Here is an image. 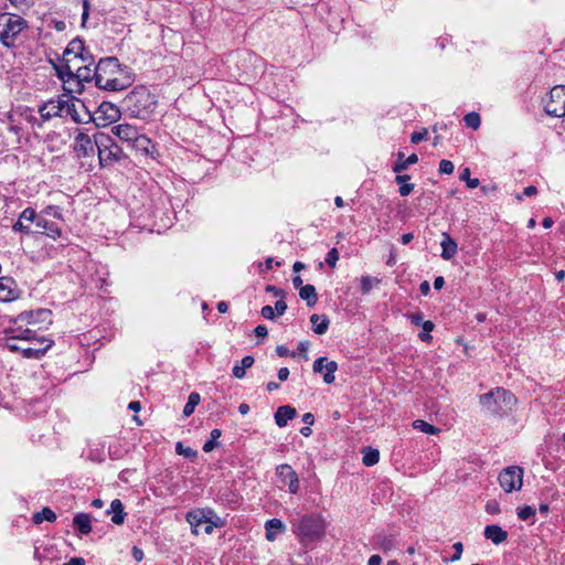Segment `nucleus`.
<instances>
[{
    "mask_svg": "<svg viewBox=\"0 0 565 565\" xmlns=\"http://www.w3.org/2000/svg\"><path fill=\"white\" fill-rule=\"evenodd\" d=\"M111 131L122 142H126L129 147L140 132L137 127L130 124H119L111 128Z\"/></svg>",
    "mask_w": 565,
    "mask_h": 565,
    "instance_id": "nucleus-17",
    "label": "nucleus"
},
{
    "mask_svg": "<svg viewBox=\"0 0 565 565\" xmlns=\"http://www.w3.org/2000/svg\"><path fill=\"white\" fill-rule=\"evenodd\" d=\"M380 279L372 278L370 276H362L361 278V291L366 295L371 291L374 285H379Z\"/></svg>",
    "mask_w": 565,
    "mask_h": 565,
    "instance_id": "nucleus-43",
    "label": "nucleus"
},
{
    "mask_svg": "<svg viewBox=\"0 0 565 565\" xmlns=\"http://www.w3.org/2000/svg\"><path fill=\"white\" fill-rule=\"evenodd\" d=\"M516 399L514 395L503 387H497L480 396V404L491 414H501L512 409Z\"/></svg>",
    "mask_w": 565,
    "mask_h": 565,
    "instance_id": "nucleus-7",
    "label": "nucleus"
},
{
    "mask_svg": "<svg viewBox=\"0 0 565 565\" xmlns=\"http://www.w3.org/2000/svg\"><path fill=\"white\" fill-rule=\"evenodd\" d=\"M413 427L415 429H418L425 434L428 435H436L439 433V428L435 427L434 425L423 420V419H416L413 422Z\"/></svg>",
    "mask_w": 565,
    "mask_h": 565,
    "instance_id": "nucleus-39",
    "label": "nucleus"
},
{
    "mask_svg": "<svg viewBox=\"0 0 565 565\" xmlns=\"http://www.w3.org/2000/svg\"><path fill=\"white\" fill-rule=\"evenodd\" d=\"M409 174L397 173V175L395 177V182L399 185L398 192L402 196L409 195L414 190L415 185L413 183H409Z\"/></svg>",
    "mask_w": 565,
    "mask_h": 565,
    "instance_id": "nucleus-31",
    "label": "nucleus"
},
{
    "mask_svg": "<svg viewBox=\"0 0 565 565\" xmlns=\"http://www.w3.org/2000/svg\"><path fill=\"white\" fill-rule=\"evenodd\" d=\"M199 403H200V394L192 392L189 395L188 402L183 407V415L185 417H189L190 415H192Z\"/></svg>",
    "mask_w": 565,
    "mask_h": 565,
    "instance_id": "nucleus-38",
    "label": "nucleus"
},
{
    "mask_svg": "<svg viewBox=\"0 0 565 565\" xmlns=\"http://www.w3.org/2000/svg\"><path fill=\"white\" fill-rule=\"evenodd\" d=\"M266 291L271 292L275 297H280V298L285 297V291L280 288H277L276 286H273V285H267Z\"/></svg>",
    "mask_w": 565,
    "mask_h": 565,
    "instance_id": "nucleus-60",
    "label": "nucleus"
},
{
    "mask_svg": "<svg viewBox=\"0 0 565 565\" xmlns=\"http://www.w3.org/2000/svg\"><path fill=\"white\" fill-rule=\"evenodd\" d=\"M274 310L277 312V316H282L287 310L286 301L282 299L277 300Z\"/></svg>",
    "mask_w": 565,
    "mask_h": 565,
    "instance_id": "nucleus-59",
    "label": "nucleus"
},
{
    "mask_svg": "<svg viewBox=\"0 0 565 565\" xmlns=\"http://www.w3.org/2000/svg\"><path fill=\"white\" fill-rule=\"evenodd\" d=\"M459 179L462 181H466V184L469 189H476L480 183L478 179L470 178V169L469 168L462 169V171L460 172Z\"/></svg>",
    "mask_w": 565,
    "mask_h": 565,
    "instance_id": "nucleus-44",
    "label": "nucleus"
},
{
    "mask_svg": "<svg viewBox=\"0 0 565 565\" xmlns=\"http://www.w3.org/2000/svg\"><path fill=\"white\" fill-rule=\"evenodd\" d=\"M452 548L455 550V554L452 555L451 561L456 562V561L460 559V557L462 555V551H463L462 543L461 542L455 543L452 545Z\"/></svg>",
    "mask_w": 565,
    "mask_h": 565,
    "instance_id": "nucleus-57",
    "label": "nucleus"
},
{
    "mask_svg": "<svg viewBox=\"0 0 565 565\" xmlns=\"http://www.w3.org/2000/svg\"><path fill=\"white\" fill-rule=\"evenodd\" d=\"M222 431L218 428H214L210 434V439L206 440L203 445V451L210 452L212 451L216 446V440L221 437Z\"/></svg>",
    "mask_w": 565,
    "mask_h": 565,
    "instance_id": "nucleus-40",
    "label": "nucleus"
},
{
    "mask_svg": "<svg viewBox=\"0 0 565 565\" xmlns=\"http://www.w3.org/2000/svg\"><path fill=\"white\" fill-rule=\"evenodd\" d=\"M363 465L366 467H372L376 465L380 460V451L372 447H364L363 450Z\"/></svg>",
    "mask_w": 565,
    "mask_h": 565,
    "instance_id": "nucleus-35",
    "label": "nucleus"
},
{
    "mask_svg": "<svg viewBox=\"0 0 565 565\" xmlns=\"http://www.w3.org/2000/svg\"><path fill=\"white\" fill-rule=\"evenodd\" d=\"M422 328H423L424 332L419 333L418 338L422 341H429V340H431L430 332L434 330L435 324L430 320H427V321H424L422 323Z\"/></svg>",
    "mask_w": 565,
    "mask_h": 565,
    "instance_id": "nucleus-46",
    "label": "nucleus"
},
{
    "mask_svg": "<svg viewBox=\"0 0 565 565\" xmlns=\"http://www.w3.org/2000/svg\"><path fill=\"white\" fill-rule=\"evenodd\" d=\"M201 511L204 512V523H207V522H212L215 520V518H220L215 511L213 509H210V508H206V509H201Z\"/></svg>",
    "mask_w": 565,
    "mask_h": 565,
    "instance_id": "nucleus-58",
    "label": "nucleus"
},
{
    "mask_svg": "<svg viewBox=\"0 0 565 565\" xmlns=\"http://www.w3.org/2000/svg\"><path fill=\"white\" fill-rule=\"evenodd\" d=\"M94 79V68L90 65L77 66L75 70V81L77 84L82 82H90Z\"/></svg>",
    "mask_w": 565,
    "mask_h": 565,
    "instance_id": "nucleus-36",
    "label": "nucleus"
},
{
    "mask_svg": "<svg viewBox=\"0 0 565 565\" xmlns=\"http://www.w3.org/2000/svg\"><path fill=\"white\" fill-rule=\"evenodd\" d=\"M88 57L89 53L85 52L84 42L78 39L71 41L63 54V60L67 63H73L76 60L85 62Z\"/></svg>",
    "mask_w": 565,
    "mask_h": 565,
    "instance_id": "nucleus-14",
    "label": "nucleus"
},
{
    "mask_svg": "<svg viewBox=\"0 0 565 565\" xmlns=\"http://www.w3.org/2000/svg\"><path fill=\"white\" fill-rule=\"evenodd\" d=\"M130 116L139 119L149 118L156 110V96L145 86L134 88L124 100Z\"/></svg>",
    "mask_w": 565,
    "mask_h": 565,
    "instance_id": "nucleus-3",
    "label": "nucleus"
},
{
    "mask_svg": "<svg viewBox=\"0 0 565 565\" xmlns=\"http://www.w3.org/2000/svg\"><path fill=\"white\" fill-rule=\"evenodd\" d=\"M39 215L45 216H52L54 218H62V212L61 209L56 205H49L45 209L41 211Z\"/></svg>",
    "mask_w": 565,
    "mask_h": 565,
    "instance_id": "nucleus-48",
    "label": "nucleus"
},
{
    "mask_svg": "<svg viewBox=\"0 0 565 565\" xmlns=\"http://www.w3.org/2000/svg\"><path fill=\"white\" fill-rule=\"evenodd\" d=\"M57 75L64 83L75 81V70L71 66V63L65 62L60 68H57Z\"/></svg>",
    "mask_w": 565,
    "mask_h": 565,
    "instance_id": "nucleus-37",
    "label": "nucleus"
},
{
    "mask_svg": "<svg viewBox=\"0 0 565 565\" xmlns=\"http://www.w3.org/2000/svg\"><path fill=\"white\" fill-rule=\"evenodd\" d=\"M498 480L507 493L519 491L523 484V469L519 466L507 467L499 473Z\"/></svg>",
    "mask_w": 565,
    "mask_h": 565,
    "instance_id": "nucleus-10",
    "label": "nucleus"
},
{
    "mask_svg": "<svg viewBox=\"0 0 565 565\" xmlns=\"http://www.w3.org/2000/svg\"><path fill=\"white\" fill-rule=\"evenodd\" d=\"M51 317V311L46 309L31 310L22 312L18 316L17 321L25 322L26 324H36L44 322Z\"/></svg>",
    "mask_w": 565,
    "mask_h": 565,
    "instance_id": "nucleus-19",
    "label": "nucleus"
},
{
    "mask_svg": "<svg viewBox=\"0 0 565 565\" xmlns=\"http://www.w3.org/2000/svg\"><path fill=\"white\" fill-rule=\"evenodd\" d=\"M454 163L449 160L443 159L439 162V172L445 174H451L454 172Z\"/></svg>",
    "mask_w": 565,
    "mask_h": 565,
    "instance_id": "nucleus-52",
    "label": "nucleus"
},
{
    "mask_svg": "<svg viewBox=\"0 0 565 565\" xmlns=\"http://www.w3.org/2000/svg\"><path fill=\"white\" fill-rule=\"evenodd\" d=\"M35 220V211L31 207L24 209L20 215L18 221L13 224L12 228L14 232H22L25 234L32 233L30 228V224L34 223Z\"/></svg>",
    "mask_w": 565,
    "mask_h": 565,
    "instance_id": "nucleus-18",
    "label": "nucleus"
},
{
    "mask_svg": "<svg viewBox=\"0 0 565 565\" xmlns=\"http://www.w3.org/2000/svg\"><path fill=\"white\" fill-rule=\"evenodd\" d=\"M292 532L301 543L320 540L326 532V522L320 514H307L292 524Z\"/></svg>",
    "mask_w": 565,
    "mask_h": 565,
    "instance_id": "nucleus-4",
    "label": "nucleus"
},
{
    "mask_svg": "<svg viewBox=\"0 0 565 565\" xmlns=\"http://www.w3.org/2000/svg\"><path fill=\"white\" fill-rule=\"evenodd\" d=\"M397 157V161L393 166V171L395 173H401L402 171L406 170L409 166L415 164L418 161V157L416 153H412L406 159H404V153L398 152Z\"/></svg>",
    "mask_w": 565,
    "mask_h": 565,
    "instance_id": "nucleus-29",
    "label": "nucleus"
},
{
    "mask_svg": "<svg viewBox=\"0 0 565 565\" xmlns=\"http://www.w3.org/2000/svg\"><path fill=\"white\" fill-rule=\"evenodd\" d=\"M297 416V411L290 405L279 406L274 415L275 423L278 427H285L288 420L294 419Z\"/></svg>",
    "mask_w": 565,
    "mask_h": 565,
    "instance_id": "nucleus-21",
    "label": "nucleus"
},
{
    "mask_svg": "<svg viewBox=\"0 0 565 565\" xmlns=\"http://www.w3.org/2000/svg\"><path fill=\"white\" fill-rule=\"evenodd\" d=\"M486 511L490 514H495L500 512L499 503L494 500L488 501L486 504Z\"/></svg>",
    "mask_w": 565,
    "mask_h": 565,
    "instance_id": "nucleus-56",
    "label": "nucleus"
},
{
    "mask_svg": "<svg viewBox=\"0 0 565 565\" xmlns=\"http://www.w3.org/2000/svg\"><path fill=\"white\" fill-rule=\"evenodd\" d=\"M536 510L531 505H524L518 509V518L522 521H526L535 515Z\"/></svg>",
    "mask_w": 565,
    "mask_h": 565,
    "instance_id": "nucleus-47",
    "label": "nucleus"
},
{
    "mask_svg": "<svg viewBox=\"0 0 565 565\" xmlns=\"http://www.w3.org/2000/svg\"><path fill=\"white\" fill-rule=\"evenodd\" d=\"M408 319L414 326L417 327L422 326L424 322L423 313L419 311L408 315Z\"/></svg>",
    "mask_w": 565,
    "mask_h": 565,
    "instance_id": "nucleus-55",
    "label": "nucleus"
},
{
    "mask_svg": "<svg viewBox=\"0 0 565 565\" xmlns=\"http://www.w3.org/2000/svg\"><path fill=\"white\" fill-rule=\"evenodd\" d=\"M204 518H205L204 512L201 511V509H195V510L189 511L186 513L185 520L191 525L192 532L194 534H199L198 527L201 524H204Z\"/></svg>",
    "mask_w": 565,
    "mask_h": 565,
    "instance_id": "nucleus-28",
    "label": "nucleus"
},
{
    "mask_svg": "<svg viewBox=\"0 0 565 565\" xmlns=\"http://www.w3.org/2000/svg\"><path fill=\"white\" fill-rule=\"evenodd\" d=\"M276 353L278 356L284 358L290 354V351L285 345H277L276 347ZM292 356H295V353H291Z\"/></svg>",
    "mask_w": 565,
    "mask_h": 565,
    "instance_id": "nucleus-62",
    "label": "nucleus"
},
{
    "mask_svg": "<svg viewBox=\"0 0 565 565\" xmlns=\"http://www.w3.org/2000/svg\"><path fill=\"white\" fill-rule=\"evenodd\" d=\"M310 322L312 324V330L317 334H324L328 331L330 320L324 315L313 313L310 317Z\"/></svg>",
    "mask_w": 565,
    "mask_h": 565,
    "instance_id": "nucleus-27",
    "label": "nucleus"
},
{
    "mask_svg": "<svg viewBox=\"0 0 565 565\" xmlns=\"http://www.w3.org/2000/svg\"><path fill=\"white\" fill-rule=\"evenodd\" d=\"M204 524H205L204 532L210 535L214 532V529L223 527L225 525V521L222 518H215L214 521L207 522Z\"/></svg>",
    "mask_w": 565,
    "mask_h": 565,
    "instance_id": "nucleus-50",
    "label": "nucleus"
},
{
    "mask_svg": "<svg viewBox=\"0 0 565 565\" xmlns=\"http://www.w3.org/2000/svg\"><path fill=\"white\" fill-rule=\"evenodd\" d=\"M34 225L36 227L35 233L45 234L46 236L54 239L61 236V230L54 222H51L42 215H38L36 213Z\"/></svg>",
    "mask_w": 565,
    "mask_h": 565,
    "instance_id": "nucleus-16",
    "label": "nucleus"
},
{
    "mask_svg": "<svg viewBox=\"0 0 565 565\" xmlns=\"http://www.w3.org/2000/svg\"><path fill=\"white\" fill-rule=\"evenodd\" d=\"M428 131L427 129H423L422 131H414L411 136L412 143H419L420 141L427 139Z\"/></svg>",
    "mask_w": 565,
    "mask_h": 565,
    "instance_id": "nucleus-53",
    "label": "nucleus"
},
{
    "mask_svg": "<svg viewBox=\"0 0 565 565\" xmlns=\"http://www.w3.org/2000/svg\"><path fill=\"white\" fill-rule=\"evenodd\" d=\"M73 148L78 158L93 156L96 149L95 139L92 140L85 132H78L75 137Z\"/></svg>",
    "mask_w": 565,
    "mask_h": 565,
    "instance_id": "nucleus-13",
    "label": "nucleus"
},
{
    "mask_svg": "<svg viewBox=\"0 0 565 565\" xmlns=\"http://www.w3.org/2000/svg\"><path fill=\"white\" fill-rule=\"evenodd\" d=\"M18 298V290L13 279L0 277V301L7 302Z\"/></svg>",
    "mask_w": 565,
    "mask_h": 565,
    "instance_id": "nucleus-20",
    "label": "nucleus"
},
{
    "mask_svg": "<svg viewBox=\"0 0 565 565\" xmlns=\"http://www.w3.org/2000/svg\"><path fill=\"white\" fill-rule=\"evenodd\" d=\"M379 544H380V547L383 551H391L395 546L394 536H392V535H390V536L384 535V536L379 539Z\"/></svg>",
    "mask_w": 565,
    "mask_h": 565,
    "instance_id": "nucleus-49",
    "label": "nucleus"
},
{
    "mask_svg": "<svg viewBox=\"0 0 565 565\" xmlns=\"http://www.w3.org/2000/svg\"><path fill=\"white\" fill-rule=\"evenodd\" d=\"M339 260V252L337 248H331L326 256V263L329 267L334 268Z\"/></svg>",
    "mask_w": 565,
    "mask_h": 565,
    "instance_id": "nucleus-51",
    "label": "nucleus"
},
{
    "mask_svg": "<svg viewBox=\"0 0 565 565\" xmlns=\"http://www.w3.org/2000/svg\"><path fill=\"white\" fill-rule=\"evenodd\" d=\"M255 360L252 355H246L241 360V364L233 366L232 373L236 379H243L246 374L245 370L253 366Z\"/></svg>",
    "mask_w": 565,
    "mask_h": 565,
    "instance_id": "nucleus-32",
    "label": "nucleus"
},
{
    "mask_svg": "<svg viewBox=\"0 0 565 565\" xmlns=\"http://www.w3.org/2000/svg\"><path fill=\"white\" fill-rule=\"evenodd\" d=\"M39 113L44 120L53 117L71 116L74 121L83 122V119L77 114L75 102L66 95L44 103L40 106Z\"/></svg>",
    "mask_w": 565,
    "mask_h": 565,
    "instance_id": "nucleus-5",
    "label": "nucleus"
},
{
    "mask_svg": "<svg viewBox=\"0 0 565 565\" xmlns=\"http://www.w3.org/2000/svg\"><path fill=\"white\" fill-rule=\"evenodd\" d=\"M483 535L495 545L503 543L508 539V532L497 524L487 525Z\"/></svg>",
    "mask_w": 565,
    "mask_h": 565,
    "instance_id": "nucleus-22",
    "label": "nucleus"
},
{
    "mask_svg": "<svg viewBox=\"0 0 565 565\" xmlns=\"http://www.w3.org/2000/svg\"><path fill=\"white\" fill-rule=\"evenodd\" d=\"M260 313L265 319L268 320H274L276 317L274 308L269 305L264 306L260 310Z\"/></svg>",
    "mask_w": 565,
    "mask_h": 565,
    "instance_id": "nucleus-54",
    "label": "nucleus"
},
{
    "mask_svg": "<svg viewBox=\"0 0 565 565\" xmlns=\"http://www.w3.org/2000/svg\"><path fill=\"white\" fill-rule=\"evenodd\" d=\"M131 554L136 562H141L145 557L143 551L137 546L132 547Z\"/></svg>",
    "mask_w": 565,
    "mask_h": 565,
    "instance_id": "nucleus-61",
    "label": "nucleus"
},
{
    "mask_svg": "<svg viewBox=\"0 0 565 565\" xmlns=\"http://www.w3.org/2000/svg\"><path fill=\"white\" fill-rule=\"evenodd\" d=\"M95 143L98 153L100 167H110L118 162L122 156V149L113 140V138L105 134L95 135Z\"/></svg>",
    "mask_w": 565,
    "mask_h": 565,
    "instance_id": "nucleus-8",
    "label": "nucleus"
},
{
    "mask_svg": "<svg viewBox=\"0 0 565 565\" xmlns=\"http://www.w3.org/2000/svg\"><path fill=\"white\" fill-rule=\"evenodd\" d=\"M1 345L11 352H20L25 359H41L54 344L52 339L39 337L36 331L26 329H6Z\"/></svg>",
    "mask_w": 565,
    "mask_h": 565,
    "instance_id": "nucleus-1",
    "label": "nucleus"
},
{
    "mask_svg": "<svg viewBox=\"0 0 565 565\" xmlns=\"http://www.w3.org/2000/svg\"><path fill=\"white\" fill-rule=\"evenodd\" d=\"M312 370L315 373H321L323 370H326V373L323 374V381L327 384H332L335 380L334 373L338 370V364L334 361H328L326 356H321L313 362Z\"/></svg>",
    "mask_w": 565,
    "mask_h": 565,
    "instance_id": "nucleus-15",
    "label": "nucleus"
},
{
    "mask_svg": "<svg viewBox=\"0 0 565 565\" xmlns=\"http://www.w3.org/2000/svg\"><path fill=\"white\" fill-rule=\"evenodd\" d=\"M441 257L446 260L451 259L457 253V243L451 238L448 233H443V239L440 242Z\"/></svg>",
    "mask_w": 565,
    "mask_h": 565,
    "instance_id": "nucleus-23",
    "label": "nucleus"
},
{
    "mask_svg": "<svg viewBox=\"0 0 565 565\" xmlns=\"http://www.w3.org/2000/svg\"><path fill=\"white\" fill-rule=\"evenodd\" d=\"M254 332H255V335H256V337L264 338V337H266V335H267L268 330H267L266 326H264V324H259V326H257V327L255 328Z\"/></svg>",
    "mask_w": 565,
    "mask_h": 565,
    "instance_id": "nucleus-63",
    "label": "nucleus"
},
{
    "mask_svg": "<svg viewBox=\"0 0 565 565\" xmlns=\"http://www.w3.org/2000/svg\"><path fill=\"white\" fill-rule=\"evenodd\" d=\"M86 562L83 557H73L67 563H64L63 565H85Z\"/></svg>",
    "mask_w": 565,
    "mask_h": 565,
    "instance_id": "nucleus-64",
    "label": "nucleus"
},
{
    "mask_svg": "<svg viewBox=\"0 0 565 565\" xmlns=\"http://www.w3.org/2000/svg\"><path fill=\"white\" fill-rule=\"evenodd\" d=\"M90 515L87 513H77L73 519L74 526L83 535H87L92 532Z\"/></svg>",
    "mask_w": 565,
    "mask_h": 565,
    "instance_id": "nucleus-25",
    "label": "nucleus"
},
{
    "mask_svg": "<svg viewBox=\"0 0 565 565\" xmlns=\"http://www.w3.org/2000/svg\"><path fill=\"white\" fill-rule=\"evenodd\" d=\"M175 452L180 456H183L190 460H194L198 457V451L192 449L191 447H185L181 441H178L175 445Z\"/></svg>",
    "mask_w": 565,
    "mask_h": 565,
    "instance_id": "nucleus-41",
    "label": "nucleus"
},
{
    "mask_svg": "<svg viewBox=\"0 0 565 565\" xmlns=\"http://www.w3.org/2000/svg\"><path fill=\"white\" fill-rule=\"evenodd\" d=\"M124 504L119 499H114L110 503V510L107 513H113L111 521L116 525H120L125 522L126 513L124 511Z\"/></svg>",
    "mask_w": 565,
    "mask_h": 565,
    "instance_id": "nucleus-26",
    "label": "nucleus"
},
{
    "mask_svg": "<svg viewBox=\"0 0 565 565\" xmlns=\"http://www.w3.org/2000/svg\"><path fill=\"white\" fill-rule=\"evenodd\" d=\"M56 520V514L50 508H43L41 511L35 512L32 515V522L34 524H41L43 521L54 522Z\"/></svg>",
    "mask_w": 565,
    "mask_h": 565,
    "instance_id": "nucleus-34",
    "label": "nucleus"
},
{
    "mask_svg": "<svg viewBox=\"0 0 565 565\" xmlns=\"http://www.w3.org/2000/svg\"><path fill=\"white\" fill-rule=\"evenodd\" d=\"M463 120H465L466 126L469 128H472V129L479 128V126L481 124L479 114L475 113V111L467 114L465 116Z\"/></svg>",
    "mask_w": 565,
    "mask_h": 565,
    "instance_id": "nucleus-45",
    "label": "nucleus"
},
{
    "mask_svg": "<svg viewBox=\"0 0 565 565\" xmlns=\"http://www.w3.org/2000/svg\"><path fill=\"white\" fill-rule=\"evenodd\" d=\"M276 473L280 481L288 487L290 493L296 494L299 491V477L288 463L277 466Z\"/></svg>",
    "mask_w": 565,
    "mask_h": 565,
    "instance_id": "nucleus-12",
    "label": "nucleus"
},
{
    "mask_svg": "<svg viewBox=\"0 0 565 565\" xmlns=\"http://www.w3.org/2000/svg\"><path fill=\"white\" fill-rule=\"evenodd\" d=\"M299 296L307 302L308 307H313L318 301V295L313 285H305L300 288Z\"/></svg>",
    "mask_w": 565,
    "mask_h": 565,
    "instance_id": "nucleus-30",
    "label": "nucleus"
},
{
    "mask_svg": "<svg viewBox=\"0 0 565 565\" xmlns=\"http://www.w3.org/2000/svg\"><path fill=\"white\" fill-rule=\"evenodd\" d=\"M130 147L141 153H149L151 140L146 135L139 132Z\"/></svg>",
    "mask_w": 565,
    "mask_h": 565,
    "instance_id": "nucleus-33",
    "label": "nucleus"
},
{
    "mask_svg": "<svg viewBox=\"0 0 565 565\" xmlns=\"http://www.w3.org/2000/svg\"><path fill=\"white\" fill-rule=\"evenodd\" d=\"M120 116L118 107L111 103L104 102L99 105L94 115H88L96 126H107L108 124L116 121Z\"/></svg>",
    "mask_w": 565,
    "mask_h": 565,
    "instance_id": "nucleus-11",
    "label": "nucleus"
},
{
    "mask_svg": "<svg viewBox=\"0 0 565 565\" xmlns=\"http://www.w3.org/2000/svg\"><path fill=\"white\" fill-rule=\"evenodd\" d=\"M266 539L274 542L278 533H284L286 530L285 524L279 519H270L265 524Z\"/></svg>",
    "mask_w": 565,
    "mask_h": 565,
    "instance_id": "nucleus-24",
    "label": "nucleus"
},
{
    "mask_svg": "<svg viewBox=\"0 0 565 565\" xmlns=\"http://www.w3.org/2000/svg\"><path fill=\"white\" fill-rule=\"evenodd\" d=\"M20 13L28 12L34 4L35 0H8Z\"/></svg>",
    "mask_w": 565,
    "mask_h": 565,
    "instance_id": "nucleus-42",
    "label": "nucleus"
},
{
    "mask_svg": "<svg viewBox=\"0 0 565 565\" xmlns=\"http://www.w3.org/2000/svg\"><path fill=\"white\" fill-rule=\"evenodd\" d=\"M94 81L98 88L118 92L129 87L134 77L127 67H121L118 58H102L94 67Z\"/></svg>",
    "mask_w": 565,
    "mask_h": 565,
    "instance_id": "nucleus-2",
    "label": "nucleus"
},
{
    "mask_svg": "<svg viewBox=\"0 0 565 565\" xmlns=\"http://www.w3.org/2000/svg\"><path fill=\"white\" fill-rule=\"evenodd\" d=\"M544 111L552 117L565 116V85L554 86L543 99Z\"/></svg>",
    "mask_w": 565,
    "mask_h": 565,
    "instance_id": "nucleus-9",
    "label": "nucleus"
},
{
    "mask_svg": "<svg viewBox=\"0 0 565 565\" xmlns=\"http://www.w3.org/2000/svg\"><path fill=\"white\" fill-rule=\"evenodd\" d=\"M28 28V22L19 14L0 13V42L6 47H14L19 34Z\"/></svg>",
    "mask_w": 565,
    "mask_h": 565,
    "instance_id": "nucleus-6",
    "label": "nucleus"
}]
</instances>
